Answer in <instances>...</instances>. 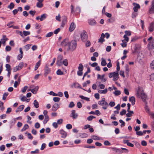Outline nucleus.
I'll return each instance as SVG.
<instances>
[{"mask_svg":"<svg viewBox=\"0 0 154 154\" xmlns=\"http://www.w3.org/2000/svg\"><path fill=\"white\" fill-rule=\"evenodd\" d=\"M61 45L67 51L73 52L76 49L77 42L75 40L69 42L68 39L66 38L61 42Z\"/></svg>","mask_w":154,"mask_h":154,"instance_id":"1","label":"nucleus"},{"mask_svg":"<svg viewBox=\"0 0 154 154\" xmlns=\"http://www.w3.org/2000/svg\"><path fill=\"white\" fill-rule=\"evenodd\" d=\"M148 42V47L151 54H154V38L150 37L147 40Z\"/></svg>","mask_w":154,"mask_h":154,"instance_id":"2","label":"nucleus"},{"mask_svg":"<svg viewBox=\"0 0 154 154\" xmlns=\"http://www.w3.org/2000/svg\"><path fill=\"white\" fill-rule=\"evenodd\" d=\"M119 74L118 72H114L110 73L109 74V77L111 78L113 77L112 79L113 81H116L119 79Z\"/></svg>","mask_w":154,"mask_h":154,"instance_id":"3","label":"nucleus"},{"mask_svg":"<svg viewBox=\"0 0 154 154\" xmlns=\"http://www.w3.org/2000/svg\"><path fill=\"white\" fill-rule=\"evenodd\" d=\"M81 39L83 42H85L88 39V35L85 31H83L81 34Z\"/></svg>","mask_w":154,"mask_h":154,"instance_id":"4","label":"nucleus"},{"mask_svg":"<svg viewBox=\"0 0 154 154\" xmlns=\"http://www.w3.org/2000/svg\"><path fill=\"white\" fill-rule=\"evenodd\" d=\"M141 47L140 45L137 44H135L133 48V53L134 54H136L138 53Z\"/></svg>","mask_w":154,"mask_h":154,"instance_id":"5","label":"nucleus"},{"mask_svg":"<svg viewBox=\"0 0 154 154\" xmlns=\"http://www.w3.org/2000/svg\"><path fill=\"white\" fill-rule=\"evenodd\" d=\"M63 59V56L61 55H59L57 57L56 64L58 66L62 65V60Z\"/></svg>","mask_w":154,"mask_h":154,"instance_id":"6","label":"nucleus"},{"mask_svg":"<svg viewBox=\"0 0 154 154\" xmlns=\"http://www.w3.org/2000/svg\"><path fill=\"white\" fill-rule=\"evenodd\" d=\"M137 94L140 97L142 100L145 101L146 98V96L143 91H138L137 93Z\"/></svg>","mask_w":154,"mask_h":154,"instance_id":"7","label":"nucleus"},{"mask_svg":"<svg viewBox=\"0 0 154 154\" xmlns=\"http://www.w3.org/2000/svg\"><path fill=\"white\" fill-rule=\"evenodd\" d=\"M23 66V62H21L20 63L19 65L15 67L13 69V72H15L18 70L21 69Z\"/></svg>","mask_w":154,"mask_h":154,"instance_id":"8","label":"nucleus"},{"mask_svg":"<svg viewBox=\"0 0 154 154\" xmlns=\"http://www.w3.org/2000/svg\"><path fill=\"white\" fill-rule=\"evenodd\" d=\"M83 66L82 63H80L78 67L79 71L77 72V75L79 76H81L82 75L83 72L82 71L83 69Z\"/></svg>","mask_w":154,"mask_h":154,"instance_id":"9","label":"nucleus"},{"mask_svg":"<svg viewBox=\"0 0 154 154\" xmlns=\"http://www.w3.org/2000/svg\"><path fill=\"white\" fill-rule=\"evenodd\" d=\"M20 52V54H19L17 57V59L19 60H20L23 56V52L22 50V48H20L19 49Z\"/></svg>","mask_w":154,"mask_h":154,"instance_id":"10","label":"nucleus"},{"mask_svg":"<svg viewBox=\"0 0 154 154\" xmlns=\"http://www.w3.org/2000/svg\"><path fill=\"white\" fill-rule=\"evenodd\" d=\"M105 37V35L103 33H102L101 35V36L98 40V42L102 43L103 42L105 41L104 38Z\"/></svg>","mask_w":154,"mask_h":154,"instance_id":"11","label":"nucleus"},{"mask_svg":"<svg viewBox=\"0 0 154 154\" xmlns=\"http://www.w3.org/2000/svg\"><path fill=\"white\" fill-rule=\"evenodd\" d=\"M149 12L150 14L154 13V0L152 2L151 7L149 10Z\"/></svg>","mask_w":154,"mask_h":154,"instance_id":"12","label":"nucleus"},{"mask_svg":"<svg viewBox=\"0 0 154 154\" xmlns=\"http://www.w3.org/2000/svg\"><path fill=\"white\" fill-rule=\"evenodd\" d=\"M50 72V69L48 67V66L47 65H46L45 67V72L44 73L45 76H46Z\"/></svg>","mask_w":154,"mask_h":154,"instance_id":"13","label":"nucleus"},{"mask_svg":"<svg viewBox=\"0 0 154 154\" xmlns=\"http://www.w3.org/2000/svg\"><path fill=\"white\" fill-rule=\"evenodd\" d=\"M76 26L74 22H72L69 28V31L70 32L73 31L75 28Z\"/></svg>","mask_w":154,"mask_h":154,"instance_id":"14","label":"nucleus"},{"mask_svg":"<svg viewBox=\"0 0 154 154\" xmlns=\"http://www.w3.org/2000/svg\"><path fill=\"white\" fill-rule=\"evenodd\" d=\"M133 5L134 6V7L133 8L134 11L135 12H137L138 9L140 8V5L135 3H134Z\"/></svg>","mask_w":154,"mask_h":154,"instance_id":"15","label":"nucleus"},{"mask_svg":"<svg viewBox=\"0 0 154 154\" xmlns=\"http://www.w3.org/2000/svg\"><path fill=\"white\" fill-rule=\"evenodd\" d=\"M71 115V116L73 119H75L78 117L77 114L75 113V111L74 110H72Z\"/></svg>","mask_w":154,"mask_h":154,"instance_id":"16","label":"nucleus"},{"mask_svg":"<svg viewBox=\"0 0 154 154\" xmlns=\"http://www.w3.org/2000/svg\"><path fill=\"white\" fill-rule=\"evenodd\" d=\"M149 30L150 32H152L154 30V23L153 22L150 24L149 27Z\"/></svg>","mask_w":154,"mask_h":154,"instance_id":"17","label":"nucleus"},{"mask_svg":"<svg viewBox=\"0 0 154 154\" xmlns=\"http://www.w3.org/2000/svg\"><path fill=\"white\" fill-rule=\"evenodd\" d=\"M59 107V105L57 103L54 104L52 107V110L53 111H56Z\"/></svg>","mask_w":154,"mask_h":154,"instance_id":"18","label":"nucleus"},{"mask_svg":"<svg viewBox=\"0 0 154 154\" xmlns=\"http://www.w3.org/2000/svg\"><path fill=\"white\" fill-rule=\"evenodd\" d=\"M60 133L61 134V137L62 138H65L66 136V133L64 130L62 129L60 131Z\"/></svg>","mask_w":154,"mask_h":154,"instance_id":"19","label":"nucleus"},{"mask_svg":"<svg viewBox=\"0 0 154 154\" xmlns=\"http://www.w3.org/2000/svg\"><path fill=\"white\" fill-rule=\"evenodd\" d=\"M24 106L23 105H21L19 106L18 108L16 110V112H17L19 111H22L24 109Z\"/></svg>","mask_w":154,"mask_h":154,"instance_id":"20","label":"nucleus"},{"mask_svg":"<svg viewBox=\"0 0 154 154\" xmlns=\"http://www.w3.org/2000/svg\"><path fill=\"white\" fill-rule=\"evenodd\" d=\"M129 100L131 102L132 105H134L135 102V97H130L129 99Z\"/></svg>","mask_w":154,"mask_h":154,"instance_id":"21","label":"nucleus"},{"mask_svg":"<svg viewBox=\"0 0 154 154\" xmlns=\"http://www.w3.org/2000/svg\"><path fill=\"white\" fill-rule=\"evenodd\" d=\"M89 24L91 26H94L96 25V23L94 20H89L88 21Z\"/></svg>","mask_w":154,"mask_h":154,"instance_id":"22","label":"nucleus"},{"mask_svg":"<svg viewBox=\"0 0 154 154\" xmlns=\"http://www.w3.org/2000/svg\"><path fill=\"white\" fill-rule=\"evenodd\" d=\"M98 103L99 105L101 106H108V104L107 102L98 101Z\"/></svg>","mask_w":154,"mask_h":154,"instance_id":"23","label":"nucleus"},{"mask_svg":"<svg viewBox=\"0 0 154 154\" xmlns=\"http://www.w3.org/2000/svg\"><path fill=\"white\" fill-rule=\"evenodd\" d=\"M38 86H37L34 88L31 89V91L33 94H35L36 93L37 91H38Z\"/></svg>","mask_w":154,"mask_h":154,"instance_id":"24","label":"nucleus"},{"mask_svg":"<svg viewBox=\"0 0 154 154\" xmlns=\"http://www.w3.org/2000/svg\"><path fill=\"white\" fill-rule=\"evenodd\" d=\"M101 65L102 66H105L106 65V60L103 58H102L101 59Z\"/></svg>","mask_w":154,"mask_h":154,"instance_id":"25","label":"nucleus"},{"mask_svg":"<svg viewBox=\"0 0 154 154\" xmlns=\"http://www.w3.org/2000/svg\"><path fill=\"white\" fill-rule=\"evenodd\" d=\"M107 91V89L106 88L104 90H100L98 91V92L100 94H105Z\"/></svg>","mask_w":154,"mask_h":154,"instance_id":"26","label":"nucleus"},{"mask_svg":"<svg viewBox=\"0 0 154 154\" xmlns=\"http://www.w3.org/2000/svg\"><path fill=\"white\" fill-rule=\"evenodd\" d=\"M47 17V14H44L41 15L40 17V20L41 21H43L44 20L46 19Z\"/></svg>","mask_w":154,"mask_h":154,"instance_id":"27","label":"nucleus"},{"mask_svg":"<svg viewBox=\"0 0 154 154\" xmlns=\"http://www.w3.org/2000/svg\"><path fill=\"white\" fill-rule=\"evenodd\" d=\"M36 6L37 8H40L43 7V4L42 2H38L36 3Z\"/></svg>","mask_w":154,"mask_h":154,"instance_id":"28","label":"nucleus"},{"mask_svg":"<svg viewBox=\"0 0 154 154\" xmlns=\"http://www.w3.org/2000/svg\"><path fill=\"white\" fill-rule=\"evenodd\" d=\"M5 67L6 68L7 71L10 72V71H11V66L9 64H6Z\"/></svg>","mask_w":154,"mask_h":154,"instance_id":"29","label":"nucleus"},{"mask_svg":"<svg viewBox=\"0 0 154 154\" xmlns=\"http://www.w3.org/2000/svg\"><path fill=\"white\" fill-rule=\"evenodd\" d=\"M125 72L127 74H128L129 71V68L128 65H126L125 66Z\"/></svg>","mask_w":154,"mask_h":154,"instance_id":"30","label":"nucleus"},{"mask_svg":"<svg viewBox=\"0 0 154 154\" xmlns=\"http://www.w3.org/2000/svg\"><path fill=\"white\" fill-rule=\"evenodd\" d=\"M124 39L122 40V42H127L129 40V38L126 36V35H124L123 36Z\"/></svg>","mask_w":154,"mask_h":154,"instance_id":"31","label":"nucleus"},{"mask_svg":"<svg viewBox=\"0 0 154 154\" xmlns=\"http://www.w3.org/2000/svg\"><path fill=\"white\" fill-rule=\"evenodd\" d=\"M33 104L36 108H38L39 107L38 103L36 100H35L34 101Z\"/></svg>","mask_w":154,"mask_h":154,"instance_id":"32","label":"nucleus"},{"mask_svg":"<svg viewBox=\"0 0 154 154\" xmlns=\"http://www.w3.org/2000/svg\"><path fill=\"white\" fill-rule=\"evenodd\" d=\"M40 62H41V60H40L36 63V64L35 67V70H36L38 69V67H39V66H40Z\"/></svg>","mask_w":154,"mask_h":154,"instance_id":"33","label":"nucleus"},{"mask_svg":"<svg viewBox=\"0 0 154 154\" xmlns=\"http://www.w3.org/2000/svg\"><path fill=\"white\" fill-rule=\"evenodd\" d=\"M30 32L29 31H23V37L30 35Z\"/></svg>","mask_w":154,"mask_h":154,"instance_id":"34","label":"nucleus"},{"mask_svg":"<svg viewBox=\"0 0 154 154\" xmlns=\"http://www.w3.org/2000/svg\"><path fill=\"white\" fill-rule=\"evenodd\" d=\"M14 7V5L13 3L11 2L10 4L8 5V8L10 9H12Z\"/></svg>","mask_w":154,"mask_h":154,"instance_id":"35","label":"nucleus"},{"mask_svg":"<svg viewBox=\"0 0 154 154\" xmlns=\"http://www.w3.org/2000/svg\"><path fill=\"white\" fill-rule=\"evenodd\" d=\"M62 64H63L65 66H67L68 65V61L67 59H65L62 62Z\"/></svg>","mask_w":154,"mask_h":154,"instance_id":"36","label":"nucleus"},{"mask_svg":"<svg viewBox=\"0 0 154 154\" xmlns=\"http://www.w3.org/2000/svg\"><path fill=\"white\" fill-rule=\"evenodd\" d=\"M29 126L27 124H25L22 129L21 130L22 131H25L26 129L29 128Z\"/></svg>","mask_w":154,"mask_h":154,"instance_id":"37","label":"nucleus"},{"mask_svg":"<svg viewBox=\"0 0 154 154\" xmlns=\"http://www.w3.org/2000/svg\"><path fill=\"white\" fill-rule=\"evenodd\" d=\"M79 97L82 99L85 100L87 101H89V98L85 97L82 95H80Z\"/></svg>","mask_w":154,"mask_h":154,"instance_id":"38","label":"nucleus"},{"mask_svg":"<svg viewBox=\"0 0 154 154\" xmlns=\"http://www.w3.org/2000/svg\"><path fill=\"white\" fill-rule=\"evenodd\" d=\"M45 116V119L44 120L43 123L44 124H46L47 122L49 120V117L48 116Z\"/></svg>","mask_w":154,"mask_h":154,"instance_id":"39","label":"nucleus"},{"mask_svg":"<svg viewBox=\"0 0 154 154\" xmlns=\"http://www.w3.org/2000/svg\"><path fill=\"white\" fill-rule=\"evenodd\" d=\"M57 75H60L63 74V73L60 69H58L57 72Z\"/></svg>","mask_w":154,"mask_h":154,"instance_id":"40","label":"nucleus"},{"mask_svg":"<svg viewBox=\"0 0 154 154\" xmlns=\"http://www.w3.org/2000/svg\"><path fill=\"white\" fill-rule=\"evenodd\" d=\"M91 138L94 140H100L99 138L96 136L93 135L91 136Z\"/></svg>","mask_w":154,"mask_h":154,"instance_id":"41","label":"nucleus"},{"mask_svg":"<svg viewBox=\"0 0 154 154\" xmlns=\"http://www.w3.org/2000/svg\"><path fill=\"white\" fill-rule=\"evenodd\" d=\"M31 45L28 44L24 46V48L26 50V51L28 50L30 47Z\"/></svg>","mask_w":154,"mask_h":154,"instance_id":"42","label":"nucleus"},{"mask_svg":"<svg viewBox=\"0 0 154 154\" xmlns=\"http://www.w3.org/2000/svg\"><path fill=\"white\" fill-rule=\"evenodd\" d=\"M149 79L151 81L154 80V73L149 75Z\"/></svg>","mask_w":154,"mask_h":154,"instance_id":"43","label":"nucleus"},{"mask_svg":"<svg viewBox=\"0 0 154 154\" xmlns=\"http://www.w3.org/2000/svg\"><path fill=\"white\" fill-rule=\"evenodd\" d=\"M60 100V98L58 97H54L53 98V100L55 102H58Z\"/></svg>","mask_w":154,"mask_h":154,"instance_id":"44","label":"nucleus"},{"mask_svg":"<svg viewBox=\"0 0 154 154\" xmlns=\"http://www.w3.org/2000/svg\"><path fill=\"white\" fill-rule=\"evenodd\" d=\"M150 67L151 69H154V60L152 61L151 63Z\"/></svg>","mask_w":154,"mask_h":154,"instance_id":"45","label":"nucleus"},{"mask_svg":"<svg viewBox=\"0 0 154 154\" xmlns=\"http://www.w3.org/2000/svg\"><path fill=\"white\" fill-rule=\"evenodd\" d=\"M53 35V33L52 32H50L48 33L45 36L46 37H50L51 36H52Z\"/></svg>","mask_w":154,"mask_h":154,"instance_id":"46","label":"nucleus"},{"mask_svg":"<svg viewBox=\"0 0 154 154\" xmlns=\"http://www.w3.org/2000/svg\"><path fill=\"white\" fill-rule=\"evenodd\" d=\"M8 95V93H5L3 94V100H5L7 96Z\"/></svg>","mask_w":154,"mask_h":154,"instance_id":"47","label":"nucleus"},{"mask_svg":"<svg viewBox=\"0 0 154 154\" xmlns=\"http://www.w3.org/2000/svg\"><path fill=\"white\" fill-rule=\"evenodd\" d=\"M114 94L116 96H117L120 95L121 94V92L119 91L116 90L114 93Z\"/></svg>","mask_w":154,"mask_h":154,"instance_id":"48","label":"nucleus"},{"mask_svg":"<svg viewBox=\"0 0 154 154\" xmlns=\"http://www.w3.org/2000/svg\"><path fill=\"white\" fill-rule=\"evenodd\" d=\"M122 43L121 44V45L122 47H125L127 46V44L126 42H122Z\"/></svg>","mask_w":154,"mask_h":154,"instance_id":"49","label":"nucleus"},{"mask_svg":"<svg viewBox=\"0 0 154 154\" xmlns=\"http://www.w3.org/2000/svg\"><path fill=\"white\" fill-rule=\"evenodd\" d=\"M95 117L94 116H90L87 118V119L89 121H91L93 119L95 118Z\"/></svg>","mask_w":154,"mask_h":154,"instance_id":"50","label":"nucleus"},{"mask_svg":"<svg viewBox=\"0 0 154 154\" xmlns=\"http://www.w3.org/2000/svg\"><path fill=\"white\" fill-rule=\"evenodd\" d=\"M119 122L121 124V127H122L123 126H125V122L122 120V119H120L119 121Z\"/></svg>","mask_w":154,"mask_h":154,"instance_id":"51","label":"nucleus"},{"mask_svg":"<svg viewBox=\"0 0 154 154\" xmlns=\"http://www.w3.org/2000/svg\"><path fill=\"white\" fill-rule=\"evenodd\" d=\"M90 71L91 70L90 68L89 67H88L87 68V71L84 74V76H85L88 73L90 72Z\"/></svg>","mask_w":154,"mask_h":154,"instance_id":"52","label":"nucleus"},{"mask_svg":"<svg viewBox=\"0 0 154 154\" xmlns=\"http://www.w3.org/2000/svg\"><path fill=\"white\" fill-rule=\"evenodd\" d=\"M145 109L146 112L148 113L149 114L151 112L149 111V108L147 106H146L145 107Z\"/></svg>","mask_w":154,"mask_h":154,"instance_id":"53","label":"nucleus"},{"mask_svg":"<svg viewBox=\"0 0 154 154\" xmlns=\"http://www.w3.org/2000/svg\"><path fill=\"white\" fill-rule=\"evenodd\" d=\"M66 128L68 129H70L72 128V126L70 124H68L66 125Z\"/></svg>","mask_w":154,"mask_h":154,"instance_id":"54","label":"nucleus"},{"mask_svg":"<svg viewBox=\"0 0 154 154\" xmlns=\"http://www.w3.org/2000/svg\"><path fill=\"white\" fill-rule=\"evenodd\" d=\"M63 120L62 119H60L57 121V123L58 124L60 125L62 123Z\"/></svg>","mask_w":154,"mask_h":154,"instance_id":"55","label":"nucleus"},{"mask_svg":"<svg viewBox=\"0 0 154 154\" xmlns=\"http://www.w3.org/2000/svg\"><path fill=\"white\" fill-rule=\"evenodd\" d=\"M16 32L17 33L20 34L22 37H23V32H22L21 31L19 30H16Z\"/></svg>","mask_w":154,"mask_h":154,"instance_id":"56","label":"nucleus"},{"mask_svg":"<svg viewBox=\"0 0 154 154\" xmlns=\"http://www.w3.org/2000/svg\"><path fill=\"white\" fill-rule=\"evenodd\" d=\"M105 76V75L104 74L103 75L101 76V79L102 81L103 82H105L106 81V79L104 78V77Z\"/></svg>","mask_w":154,"mask_h":154,"instance_id":"57","label":"nucleus"},{"mask_svg":"<svg viewBox=\"0 0 154 154\" xmlns=\"http://www.w3.org/2000/svg\"><path fill=\"white\" fill-rule=\"evenodd\" d=\"M104 144L106 146H109L110 145V143L107 140L105 141L104 142Z\"/></svg>","mask_w":154,"mask_h":154,"instance_id":"58","label":"nucleus"},{"mask_svg":"<svg viewBox=\"0 0 154 154\" xmlns=\"http://www.w3.org/2000/svg\"><path fill=\"white\" fill-rule=\"evenodd\" d=\"M35 127L36 128H38L40 127V124L38 122H36L35 124Z\"/></svg>","mask_w":154,"mask_h":154,"instance_id":"59","label":"nucleus"},{"mask_svg":"<svg viewBox=\"0 0 154 154\" xmlns=\"http://www.w3.org/2000/svg\"><path fill=\"white\" fill-rule=\"evenodd\" d=\"M137 13L133 12L132 14V18H134L137 16Z\"/></svg>","mask_w":154,"mask_h":154,"instance_id":"60","label":"nucleus"},{"mask_svg":"<svg viewBox=\"0 0 154 154\" xmlns=\"http://www.w3.org/2000/svg\"><path fill=\"white\" fill-rule=\"evenodd\" d=\"M136 134L138 136H142L143 135V133L141 131H138L136 132Z\"/></svg>","mask_w":154,"mask_h":154,"instance_id":"61","label":"nucleus"},{"mask_svg":"<svg viewBox=\"0 0 154 154\" xmlns=\"http://www.w3.org/2000/svg\"><path fill=\"white\" fill-rule=\"evenodd\" d=\"M46 146V144L45 143L42 144L41 147V150H43L45 148Z\"/></svg>","mask_w":154,"mask_h":154,"instance_id":"62","label":"nucleus"},{"mask_svg":"<svg viewBox=\"0 0 154 154\" xmlns=\"http://www.w3.org/2000/svg\"><path fill=\"white\" fill-rule=\"evenodd\" d=\"M11 49V48L9 46H7L5 48V50L6 51H9Z\"/></svg>","mask_w":154,"mask_h":154,"instance_id":"63","label":"nucleus"},{"mask_svg":"<svg viewBox=\"0 0 154 154\" xmlns=\"http://www.w3.org/2000/svg\"><path fill=\"white\" fill-rule=\"evenodd\" d=\"M75 106V104L73 102H71L69 105V107L70 108H72Z\"/></svg>","mask_w":154,"mask_h":154,"instance_id":"64","label":"nucleus"}]
</instances>
